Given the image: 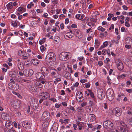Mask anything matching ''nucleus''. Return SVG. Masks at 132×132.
<instances>
[{"label":"nucleus","mask_w":132,"mask_h":132,"mask_svg":"<svg viewBox=\"0 0 132 132\" xmlns=\"http://www.w3.org/2000/svg\"><path fill=\"white\" fill-rule=\"evenodd\" d=\"M70 54L68 52H63L59 55V58L61 61H66L70 57Z\"/></svg>","instance_id":"f257e3e1"},{"label":"nucleus","mask_w":132,"mask_h":132,"mask_svg":"<svg viewBox=\"0 0 132 132\" xmlns=\"http://www.w3.org/2000/svg\"><path fill=\"white\" fill-rule=\"evenodd\" d=\"M48 58L50 61L54 62L56 60V56L55 54L53 52H50L47 54L46 57Z\"/></svg>","instance_id":"f03ea898"},{"label":"nucleus","mask_w":132,"mask_h":132,"mask_svg":"<svg viewBox=\"0 0 132 132\" xmlns=\"http://www.w3.org/2000/svg\"><path fill=\"white\" fill-rule=\"evenodd\" d=\"M107 96L109 101H111L114 98V95L112 90L111 89H108L106 92Z\"/></svg>","instance_id":"7ed1b4c3"},{"label":"nucleus","mask_w":132,"mask_h":132,"mask_svg":"<svg viewBox=\"0 0 132 132\" xmlns=\"http://www.w3.org/2000/svg\"><path fill=\"white\" fill-rule=\"evenodd\" d=\"M83 94L80 91L77 92L76 94V98L77 101L80 102L83 101Z\"/></svg>","instance_id":"20e7f679"},{"label":"nucleus","mask_w":132,"mask_h":132,"mask_svg":"<svg viewBox=\"0 0 132 132\" xmlns=\"http://www.w3.org/2000/svg\"><path fill=\"white\" fill-rule=\"evenodd\" d=\"M104 127L106 129H110L113 126V123L110 121H106L103 123Z\"/></svg>","instance_id":"39448f33"},{"label":"nucleus","mask_w":132,"mask_h":132,"mask_svg":"<svg viewBox=\"0 0 132 132\" xmlns=\"http://www.w3.org/2000/svg\"><path fill=\"white\" fill-rule=\"evenodd\" d=\"M113 113L117 117L120 116L122 113L121 109L119 108H116L113 109Z\"/></svg>","instance_id":"423d86ee"},{"label":"nucleus","mask_w":132,"mask_h":132,"mask_svg":"<svg viewBox=\"0 0 132 132\" xmlns=\"http://www.w3.org/2000/svg\"><path fill=\"white\" fill-rule=\"evenodd\" d=\"M50 118V115L49 113L47 112H44L42 114L41 119L43 121L48 120Z\"/></svg>","instance_id":"0eeeda50"},{"label":"nucleus","mask_w":132,"mask_h":132,"mask_svg":"<svg viewBox=\"0 0 132 132\" xmlns=\"http://www.w3.org/2000/svg\"><path fill=\"white\" fill-rule=\"evenodd\" d=\"M97 94L98 97L100 99H102L104 97V94L102 89L101 88L98 89Z\"/></svg>","instance_id":"6e6552de"},{"label":"nucleus","mask_w":132,"mask_h":132,"mask_svg":"<svg viewBox=\"0 0 132 132\" xmlns=\"http://www.w3.org/2000/svg\"><path fill=\"white\" fill-rule=\"evenodd\" d=\"M32 123L27 121H24L22 122V125L24 128L27 129L30 128Z\"/></svg>","instance_id":"1a4fd4ad"},{"label":"nucleus","mask_w":132,"mask_h":132,"mask_svg":"<svg viewBox=\"0 0 132 132\" xmlns=\"http://www.w3.org/2000/svg\"><path fill=\"white\" fill-rule=\"evenodd\" d=\"M58 127V124L57 123H54L51 127V132H56Z\"/></svg>","instance_id":"9d476101"},{"label":"nucleus","mask_w":132,"mask_h":132,"mask_svg":"<svg viewBox=\"0 0 132 132\" xmlns=\"http://www.w3.org/2000/svg\"><path fill=\"white\" fill-rule=\"evenodd\" d=\"M117 65L118 69L119 70L121 71L123 68V65L122 62L120 61H119L117 62Z\"/></svg>","instance_id":"9b49d317"},{"label":"nucleus","mask_w":132,"mask_h":132,"mask_svg":"<svg viewBox=\"0 0 132 132\" xmlns=\"http://www.w3.org/2000/svg\"><path fill=\"white\" fill-rule=\"evenodd\" d=\"M5 126L9 130L13 128L12 123L9 121H7L6 123Z\"/></svg>","instance_id":"f8f14e48"},{"label":"nucleus","mask_w":132,"mask_h":132,"mask_svg":"<svg viewBox=\"0 0 132 132\" xmlns=\"http://www.w3.org/2000/svg\"><path fill=\"white\" fill-rule=\"evenodd\" d=\"M36 78L39 80H42L44 78V76L43 74L40 73H38L36 74Z\"/></svg>","instance_id":"ddd939ff"},{"label":"nucleus","mask_w":132,"mask_h":132,"mask_svg":"<svg viewBox=\"0 0 132 132\" xmlns=\"http://www.w3.org/2000/svg\"><path fill=\"white\" fill-rule=\"evenodd\" d=\"M72 31H70L69 32L66 33L64 35V37L65 39H69L72 38Z\"/></svg>","instance_id":"4468645a"},{"label":"nucleus","mask_w":132,"mask_h":132,"mask_svg":"<svg viewBox=\"0 0 132 132\" xmlns=\"http://www.w3.org/2000/svg\"><path fill=\"white\" fill-rule=\"evenodd\" d=\"M41 96L42 98L44 99L45 98L46 99L49 98L50 97L49 94L46 92L42 93L41 94Z\"/></svg>","instance_id":"2eb2a0df"},{"label":"nucleus","mask_w":132,"mask_h":132,"mask_svg":"<svg viewBox=\"0 0 132 132\" xmlns=\"http://www.w3.org/2000/svg\"><path fill=\"white\" fill-rule=\"evenodd\" d=\"M2 118L5 120H8L9 119V115L5 113H3L1 115Z\"/></svg>","instance_id":"dca6fc26"},{"label":"nucleus","mask_w":132,"mask_h":132,"mask_svg":"<svg viewBox=\"0 0 132 132\" xmlns=\"http://www.w3.org/2000/svg\"><path fill=\"white\" fill-rule=\"evenodd\" d=\"M6 6L7 9L9 11L11 10L13 7V2H11L9 3L6 5Z\"/></svg>","instance_id":"f3484780"},{"label":"nucleus","mask_w":132,"mask_h":132,"mask_svg":"<svg viewBox=\"0 0 132 132\" xmlns=\"http://www.w3.org/2000/svg\"><path fill=\"white\" fill-rule=\"evenodd\" d=\"M88 119L89 121L92 122L94 121L96 119V117L93 114H90L88 116Z\"/></svg>","instance_id":"a211bd4d"},{"label":"nucleus","mask_w":132,"mask_h":132,"mask_svg":"<svg viewBox=\"0 0 132 132\" xmlns=\"http://www.w3.org/2000/svg\"><path fill=\"white\" fill-rule=\"evenodd\" d=\"M16 72L14 71H11L9 73L10 76L13 78H15L16 76Z\"/></svg>","instance_id":"6ab92c4d"},{"label":"nucleus","mask_w":132,"mask_h":132,"mask_svg":"<svg viewBox=\"0 0 132 132\" xmlns=\"http://www.w3.org/2000/svg\"><path fill=\"white\" fill-rule=\"evenodd\" d=\"M84 17V15L83 14H77L75 16L76 18L78 20H81Z\"/></svg>","instance_id":"aec40b11"},{"label":"nucleus","mask_w":132,"mask_h":132,"mask_svg":"<svg viewBox=\"0 0 132 132\" xmlns=\"http://www.w3.org/2000/svg\"><path fill=\"white\" fill-rule=\"evenodd\" d=\"M17 66L18 69L20 70H23L24 69L23 65L21 64V62H19L18 63Z\"/></svg>","instance_id":"412c9836"},{"label":"nucleus","mask_w":132,"mask_h":132,"mask_svg":"<svg viewBox=\"0 0 132 132\" xmlns=\"http://www.w3.org/2000/svg\"><path fill=\"white\" fill-rule=\"evenodd\" d=\"M108 44V42L107 41H105L103 43V45L101 46L100 47L99 49L101 50L103 48H105L107 46Z\"/></svg>","instance_id":"4be33fe9"},{"label":"nucleus","mask_w":132,"mask_h":132,"mask_svg":"<svg viewBox=\"0 0 132 132\" xmlns=\"http://www.w3.org/2000/svg\"><path fill=\"white\" fill-rule=\"evenodd\" d=\"M69 121V120L68 119H64V120L61 119L59 121L61 122L62 124H66L68 123V122Z\"/></svg>","instance_id":"5701e85b"},{"label":"nucleus","mask_w":132,"mask_h":132,"mask_svg":"<svg viewBox=\"0 0 132 132\" xmlns=\"http://www.w3.org/2000/svg\"><path fill=\"white\" fill-rule=\"evenodd\" d=\"M68 111L70 113H73L75 112V110L73 107L70 106Z\"/></svg>","instance_id":"b1692460"},{"label":"nucleus","mask_w":132,"mask_h":132,"mask_svg":"<svg viewBox=\"0 0 132 132\" xmlns=\"http://www.w3.org/2000/svg\"><path fill=\"white\" fill-rule=\"evenodd\" d=\"M13 84L12 83L10 82L8 85V87L9 88L12 90H13L14 89Z\"/></svg>","instance_id":"393cba45"},{"label":"nucleus","mask_w":132,"mask_h":132,"mask_svg":"<svg viewBox=\"0 0 132 132\" xmlns=\"http://www.w3.org/2000/svg\"><path fill=\"white\" fill-rule=\"evenodd\" d=\"M28 75L31 76L33 75V70L31 69H29L28 70Z\"/></svg>","instance_id":"a878e982"},{"label":"nucleus","mask_w":132,"mask_h":132,"mask_svg":"<svg viewBox=\"0 0 132 132\" xmlns=\"http://www.w3.org/2000/svg\"><path fill=\"white\" fill-rule=\"evenodd\" d=\"M97 29L98 30L102 32H104L105 30V29L101 26L98 27L97 28Z\"/></svg>","instance_id":"bb28decb"},{"label":"nucleus","mask_w":132,"mask_h":132,"mask_svg":"<svg viewBox=\"0 0 132 132\" xmlns=\"http://www.w3.org/2000/svg\"><path fill=\"white\" fill-rule=\"evenodd\" d=\"M102 24L103 27H105L108 26L109 23L106 21H103L102 23Z\"/></svg>","instance_id":"cd10ccee"},{"label":"nucleus","mask_w":132,"mask_h":132,"mask_svg":"<svg viewBox=\"0 0 132 132\" xmlns=\"http://www.w3.org/2000/svg\"><path fill=\"white\" fill-rule=\"evenodd\" d=\"M50 76L51 77L54 78H55L57 77V76L56 73L54 71L51 72Z\"/></svg>","instance_id":"c85d7f7f"},{"label":"nucleus","mask_w":132,"mask_h":132,"mask_svg":"<svg viewBox=\"0 0 132 132\" xmlns=\"http://www.w3.org/2000/svg\"><path fill=\"white\" fill-rule=\"evenodd\" d=\"M46 40V38H43L42 39H40L39 41V43L40 45L43 44L45 42Z\"/></svg>","instance_id":"c756f323"},{"label":"nucleus","mask_w":132,"mask_h":132,"mask_svg":"<svg viewBox=\"0 0 132 132\" xmlns=\"http://www.w3.org/2000/svg\"><path fill=\"white\" fill-rule=\"evenodd\" d=\"M77 111L80 112H83L84 111V109L81 107H78L77 109Z\"/></svg>","instance_id":"7c9ffc66"},{"label":"nucleus","mask_w":132,"mask_h":132,"mask_svg":"<svg viewBox=\"0 0 132 132\" xmlns=\"http://www.w3.org/2000/svg\"><path fill=\"white\" fill-rule=\"evenodd\" d=\"M40 49L42 53L46 49V48L43 45L41 46L40 47Z\"/></svg>","instance_id":"2f4dec72"},{"label":"nucleus","mask_w":132,"mask_h":132,"mask_svg":"<svg viewBox=\"0 0 132 132\" xmlns=\"http://www.w3.org/2000/svg\"><path fill=\"white\" fill-rule=\"evenodd\" d=\"M124 96V95L123 93H121L119 94L118 95V98H117V100H119L120 98L123 97Z\"/></svg>","instance_id":"473e14b6"},{"label":"nucleus","mask_w":132,"mask_h":132,"mask_svg":"<svg viewBox=\"0 0 132 132\" xmlns=\"http://www.w3.org/2000/svg\"><path fill=\"white\" fill-rule=\"evenodd\" d=\"M39 61L37 59H34V65H37L39 63Z\"/></svg>","instance_id":"72a5a7b5"},{"label":"nucleus","mask_w":132,"mask_h":132,"mask_svg":"<svg viewBox=\"0 0 132 132\" xmlns=\"http://www.w3.org/2000/svg\"><path fill=\"white\" fill-rule=\"evenodd\" d=\"M87 24L90 27H93L94 26V23L91 22H88L87 23Z\"/></svg>","instance_id":"f704fd0d"},{"label":"nucleus","mask_w":132,"mask_h":132,"mask_svg":"<svg viewBox=\"0 0 132 132\" xmlns=\"http://www.w3.org/2000/svg\"><path fill=\"white\" fill-rule=\"evenodd\" d=\"M30 91L31 93L33 92V85H30L29 86Z\"/></svg>","instance_id":"c9c22d12"},{"label":"nucleus","mask_w":132,"mask_h":132,"mask_svg":"<svg viewBox=\"0 0 132 132\" xmlns=\"http://www.w3.org/2000/svg\"><path fill=\"white\" fill-rule=\"evenodd\" d=\"M90 84L89 82H88L86 83L85 84V87L87 88H89L90 86Z\"/></svg>","instance_id":"e433bc0d"},{"label":"nucleus","mask_w":132,"mask_h":132,"mask_svg":"<svg viewBox=\"0 0 132 132\" xmlns=\"http://www.w3.org/2000/svg\"><path fill=\"white\" fill-rule=\"evenodd\" d=\"M23 8L22 7L20 6L18 7V9L17 11H18L19 12H21L23 11Z\"/></svg>","instance_id":"4c0bfd02"},{"label":"nucleus","mask_w":132,"mask_h":132,"mask_svg":"<svg viewBox=\"0 0 132 132\" xmlns=\"http://www.w3.org/2000/svg\"><path fill=\"white\" fill-rule=\"evenodd\" d=\"M32 6H33V2H31L30 4L28 5L27 7L28 9H30Z\"/></svg>","instance_id":"58836bf2"},{"label":"nucleus","mask_w":132,"mask_h":132,"mask_svg":"<svg viewBox=\"0 0 132 132\" xmlns=\"http://www.w3.org/2000/svg\"><path fill=\"white\" fill-rule=\"evenodd\" d=\"M28 54L27 53H25L24 55L22 57V58L23 59H28Z\"/></svg>","instance_id":"ea45409f"},{"label":"nucleus","mask_w":132,"mask_h":132,"mask_svg":"<svg viewBox=\"0 0 132 132\" xmlns=\"http://www.w3.org/2000/svg\"><path fill=\"white\" fill-rule=\"evenodd\" d=\"M46 68L45 67H43L41 69V71L43 73H44L46 70Z\"/></svg>","instance_id":"a19ab883"},{"label":"nucleus","mask_w":132,"mask_h":132,"mask_svg":"<svg viewBox=\"0 0 132 132\" xmlns=\"http://www.w3.org/2000/svg\"><path fill=\"white\" fill-rule=\"evenodd\" d=\"M90 21L91 22H96L97 21V19L95 17L94 18H91L90 19Z\"/></svg>","instance_id":"79ce46f5"},{"label":"nucleus","mask_w":132,"mask_h":132,"mask_svg":"<svg viewBox=\"0 0 132 132\" xmlns=\"http://www.w3.org/2000/svg\"><path fill=\"white\" fill-rule=\"evenodd\" d=\"M112 41L113 43H115L117 45H118L119 42V41L117 40H112Z\"/></svg>","instance_id":"37998d69"},{"label":"nucleus","mask_w":132,"mask_h":132,"mask_svg":"<svg viewBox=\"0 0 132 132\" xmlns=\"http://www.w3.org/2000/svg\"><path fill=\"white\" fill-rule=\"evenodd\" d=\"M21 81H24V82H27V83H29L30 82L29 80H26V79H24L23 78H21Z\"/></svg>","instance_id":"c03bdc74"},{"label":"nucleus","mask_w":132,"mask_h":132,"mask_svg":"<svg viewBox=\"0 0 132 132\" xmlns=\"http://www.w3.org/2000/svg\"><path fill=\"white\" fill-rule=\"evenodd\" d=\"M126 90L129 93H132V89H126Z\"/></svg>","instance_id":"a18cd8bd"},{"label":"nucleus","mask_w":132,"mask_h":132,"mask_svg":"<svg viewBox=\"0 0 132 132\" xmlns=\"http://www.w3.org/2000/svg\"><path fill=\"white\" fill-rule=\"evenodd\" d=\"M122 7L123 10L127 11L128 10V7L125 5H123L122 6Z\"/></svg>","instance_id":"49530a36"},{"label":"nucleus","mask_w":132,"mask_h":132,"mask_svg":"<svg viewBox=\"0 0 132 132\" xmlns=\"http://www.w3.org/2000/svg\"><path fill=\"white\" fill-rule=\"evenodd\" d=\"M87 80L86 79H82L80 80V82L81 83H85L87 82Z\"/></svg>","instance_id":"de8ad7c7"},{"label":"nucleus","mask_w":132,"mask_h":132,"mask_svg":"<svg viewBox=\"0 0 132 132\" xmlns=\"http://www.w3.org/2000/svg\"><path fill=\"white\" fill-rule=\"evenodd\" d=\"M55 11L56 12V13L57 14H59L60 13H61L60 12H61V9H56Z\"/></svg>","instance_id":"09e8293b"},{"label":"nucleus","mask_w":132,"mask_h":132,"mask_svg":"<svg viewBox=\"0 0 132 132\" xmlns=\"http://www.w3.org/2000/svg\"><path fill=\"white\" fill-rule=\"evenodd\" d=\"M65 16L63 14H61L60 15L59 18L61 20Z\"/></svg>","instance_id":"8fccbe9b"},{"label":"nucleus","mask_w":132,"mask_h":132,"mask_svg":"<svg viewBox=\"0 0 132 132\" xmlns=\"http://www.w3.org/2000/svg\"><path fill=\"white\" fill-rule=\"evenodd\" d=\"M71 27L72 28H77V26L76 24H72L71 26Z\"/></svg>","instance_id":"3c124183"},{"label":"nucleus","mask_w":132,"mask_h":132,"mask_svg":"<svg viewBox=\"0 0 132 132\" xmlns=\"http://www.w3.org/2000/svg\"><path fill=\"white\" fill-rule=\"evenodd\" d=\"M87 105V102H84L81 104V106L82 107H84Z\"/></svg>","instance_id":"603ef678"},{"label":"nucleus","mask_w":132,"mask_h":132,"mask_svg":"<svg viewBox=\"0 0 132 132\" xmlns=\"http://www.w3.org/2000/svg\"><path fill=\"white\" fill-rule=\"evenodd\" d=\"M117 17L119 19H121L123 20L124 18V16L123 15L118 16Z\"/></svg>","instance_id":"864d4df0"},{"label":"nucleus","mask_w":132,"mask_h":132,"mask_svg":"<svg viewBox=\"0 0 132 132\" xmlns=\"http://www.w3.org/2000/svg\"><path fill=\"white\" fill-rule=\"evenodd\" d=\"M36 84L38 85L39 88H41L42 87V85L40 83H39L38 82H36Z\"/></svg>","instance_id":"5fc2aeb1"},{"label":"nucleus","mask_w":132,"mask_h":132,"mask_svg":"<svg viewBox=\"0 0 132 132\" xmlns=\"http://www.w3.org/2000/svg\"><path fill=\"white\" fill-rule=\"evenodd\" d=\"M107 51L105 49L103 50L102 52V54L103 55H104L106 54V52Z\"/></svg>","instance_id":"6e6d98bb"},{"label":"nucleus","mask_w":132,"mask_h":132,"mask_svg":"<svg viewBox=\"0 0 132 132\" xmlns=\"http://www.w3.org/2000/svg\"><path fill=\"white\" fill-rule=\"evenodd\" d=\"M50 100L52 101L53 102H57V100L54 98H52L50 99Z\"/></svg>","instance_id":"4d7b16f0"},{"label":"nucleus","mask_w":132,"mask_h":132,"mask_svg":"<svg viewBox=\"0 0 132 132\" xmlns=\"http://www.w3.org/2000/svg\"><path fill=\"white\" fill-rule=\"evenodd\" d=\"M125 25L127 27H129L130 26L129 23L127 21H125Z\"/></svg>","instance_id":"13d9d810"},{"label":"nucleus","mask_w":132,"mask_h":132,"mask_svg":"<svg viewBox=\"0 0 132 132\" xmlns=\"http://www.w3.org/2000/svg\"><path fill=\"white\" fill-rule=\"evenodd\" d=\"M81 33L80 31L79 30H76L75 31V34L76 36L78 35L79 34H80Z\"/></svg>","instance_id":"bf43d9fd"},{"label":"nucleus","mask_w":132,"mask_h":132,"mask_svg":"<svg viewBox=\"0 0 132 132\" xmlns=\"http://www.w3.org/2000/svg\"><path fill=\"white\" fill-rule=\"evenodd\" d=\"M78 59L80 61H81L84 59V57L83 56H80L78 57Z\"/></svg>","instance_id":"052dcab7"},{"label":"nucleus","mask_w":132,"mask_h":132,"mask_svg":"<svg viewBox=\"0 0 132 132\" xmlns=\"http://www.w3.org/2000/svg\"><path fill=\"white\" fill-rule=\"evenodd\" d=\"M110 61V59L108 58H106L105 60H104L105 62V63H107Z\"/></svg>","instance_id":"680f3d73"},{"label":"nucleus","mask_w":132,"mask_h":132,"mask_svg":"<svg viewBox=\"0 0 132 132\" xmlns=\"http://www.w3.org/2000/svg\"><path fill=\"white\" fill-rule=\"evenodd\" d=\"M77 37L79 39H81L82 37V35L81 34V33H80V34H79L77 36Z\"/></svg>","instance_id":"e2e57ef3"},{"label":"nucleus","mask_w":132,"mask_h":132,"mask_svg":"<svg viewBox=\"0 0 132 132\" xmlns=\"http://www.w3.org/2000/svg\"><path fill=\"white\" fill-rule=\"evenodd\" d=\"M92 32V29L91 28H89L88 29H86V32L87 33H88L89 32Z\"/></svg>","instance_id":"0e129e2a"},{"label":"nucleus","mask_w":132,"mask_h":132,"mask_svg":"<svg viewBox=\"0 0 132 132\" xmlns=\"http://www.w3.org/2000/svg\"><path fill=\"white\" fill-rule=\"evenodd\" d=\"M84 125V123L82 122H79L78 123V125H79L80 126L83 127Z\"/></svg>","instance_id":"69168bd1"},{"label":"nucleus","mask_w":132,"mask_h":132,"mask_svg":"<svg viewBox=\"0 0 132 132\" xmlns=\"http://www.w3.org/2000/svg\"><path fill=\"white\" fill-rule=\"evenodd\" d=\"M107 79L108 80V82L109 84H110V82L111 81V80L110 78L109 77H108L107 78Z\"/></svg>","instance_id":"338daca9"},{"label":"nucleus","mask_w":132,"mask_h":132,"mask_svg":"<svg viewBox=\"0 0 132 132\" xmlns=\"http://www.w3.org/2000/svg\"><path fill=\"white\" fill-rule=\"evenodd\" d=\"M69 22V19L68 18H66L65 20V24H68Z\"/></svg>","instance_id":"774afa93"}]
</instances>
